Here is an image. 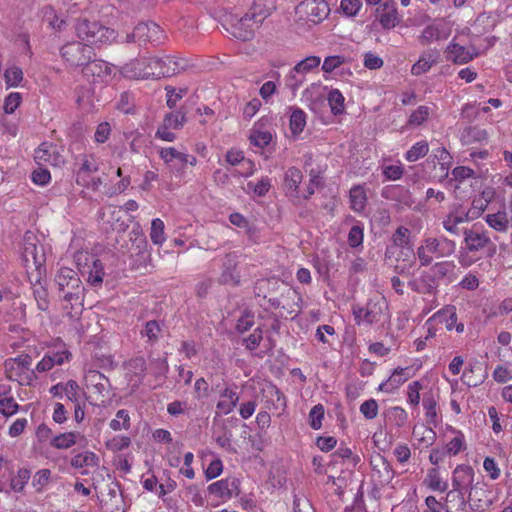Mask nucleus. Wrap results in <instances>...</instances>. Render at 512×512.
<instances>
[{"label": "nucleus", "instance_id": "f257e3e1", "mask_svg": "<svg viewBox=\"0 0 512 512\" xmlns=\"http://www.w3.org/2000/svg\"><path fill=\"white\" fill-rule=\"evenodd\" d=\"M75 30L78 38L90 44L107 43L116 37L113 29L105 27L99 22L89 21L86 18L77 20Z\"/></svg>", "mask_w": 512, "mask_h": 512}, {"label": "nucleus", "instance_id": "f03ea898", "mask_svg": "<svg viewBox=\"0 0 512 512\" xmlns=\"http://www.w3.org/2000/svg\"><path fill=\"white\" fill-rule=\"evenodd\" d=\"M31 364L32 358L28 354L7 359L4 364L7 378L17 381L20 385H31L37 379L35 370L31 369Z\"/></svg>", "mask_w": 512, "mask_h": 512}, {"label": "nucleus", "instance_id": "7ed1b4c3", "mask_svg": "<svg viewBox=\"0 0 512 512\" xmlns=\"http://www.w3.org/2000/svg\"><path fill=\"white\" fill-rule=\"evenodd\" d=\"M255 21L249 12L241 17L228 14L224 16L223 26L233 37L247 41L253 38L255 30L260 27V24Z\"/></svg>", "mask_w": 512, "mask_h": 512}, {"label": "nucleus", "instance_id": "20e7f679", "mask_svg": "<svg viewBox=\"0 0 512 512\" xmlns=\"http://www.w3.org/2000/svg\"><path fill=\"white\" fill-rule=\"evenodd\" d=\"M61 55L73 67H84L87 62L95 57L94 49L90 45L78 41L65 44L61 48Z\"/></svg>", "mask_w": 512, "mask_h": 512}, {"label": "nucleus", "instance_id": "39448f33", "mask_svg": "<svg viewBox=\"0 0 512 512\" xmlns=\"http://www.w3.org/2000/svg\"><path fill=\"white\" fill-rule=\"evenodd\" d=\"M34 236H25L22 257L27 269L34 268L37 276L44 269L45 253L42 245H37Z\"/></svg>", "mask_w": 512, "mask_h": 512}, {"label": "nucleus", "instance_id": "423d86ee", "mask_svg": "<svg viewBox=\"0 0 512 512\" xmlns=\"http://www.w3.org/2000/svg\"><path fill=\"white\" fill-rule=\"evenodd\" d=\"M466 249L469 252H477L488 245H491L489 256L496 252V246L493 244L486 232L481 231L476 225L463 231Z\"/></svg>", "mask_w": 512, "mask_h": 512}, {"label": "nucleus", "instance_id": "0eeeda50", "mask_svg": "<svg viewBox=\"0 0 512 512\" xmlns=\"http://www.w3.org/2000/svg\"><path fill=\"white\" fill-rule=\"evenodd\" d=\"M208 490L220 498L236 497L240 494V480L236 477L222 479L210 484Z\"/></svg>", "mask_w": 512, "mask_h": 512}, {"label": "nucleus", "instance_id": "6e6552de", "mask_svg": "<svg viewBox=\"0 0 512 512\" xmlns=\"http://www.w3.org/2000/svg\"><path fill=\"white\" fill-rule=\"evenodd\" d=\"M35 160L41 164L58 166L64 162L62 155L58 152L57 146L51 143H42L34 154Z\"/></svg>", "mask_w": 512, "mask_h": 512}, {"label": "nucleus", "instance_id": "1a4fd4ad", "mask_svg": "<svg viewBox=\"0 0 512 512\" xmlns=\"http://www.w3.org/2000/svg\"><path fill=\"white\" fill-rule=\"evenodd\" d=\"M446 59L452 61L455 64H466L471 61L474 57L478 56V52L475 47H472V51L465 48L464 46L451 42L446 50Z\"/></svg>", "mask_w": 512, "mask_h": 512}, {"label": "nucleus", "instance_id": "9d476101", "mask_svg": "<svg viewBox=\"0 0 512 512\" xmlns=\"http://www.w3.org/2000/svg\"><path fill=\"white\" fill-rule=\"evenodd\" d=\"M485 486L484 483L477 482L469 488L468 501L471 511H481L490 505L491 500L488 498Z\"/></svg>", "mask_w": 512, "mask_h": 512}, {"label": "nucleus", "instance_id": "9b49d317", "mask_svg": "<svg viewBox=\"0 0 512 512\" xmlns=\"http://www.w3.org/2000/svg\"><path fill=\"white\" fill-rule=\"evenodd\" d=\"M307 19L315 24L322 22L330 13V8L325 0H308L302 3Z\"/></svg>", "mask_w": 512, "mask_h": 512}, {"label": "nucleus", "instance_id": "f8f14e48", "mask_svg": "<svg viewBox=\"0 0 512 512\" xmlns=\"http://www.w3.org/2000/svg\"><path fill=\"white\" fill-rule=\"evenodd\" d=\"M237 256L234 253H229L225 256L223 261L222 273L219 277L220 284L237 285L240 281V274L237 271Z\"/></svg>", "mask_w": 512, "mask_h": 512}, {"label": "nucleus", "instance_id": "ddd939ff", "mask_svg": "<svg viewBox=\"0 0 512 512\" xmlns=\"http://www.w3.org/2000/svg\"><path fill=\"white\" fill-rule=\"evenodd\" d=\"M138 45L142 46L147 43H156L160 40L162 33L161 28L154 22L139 23L134 27Z\"/></svg>", "mask_w": 512, "mask_h": 512}, {"label": "nucleus", "instance_id": "4468645a", "mask_svg": "<svg viewBox=\"0 0 512 512\" xmlns=\"http://www.w3.org/2000/svg\"><path fill=\"white\" fill-rule=\"evenodd\" d=\"M427 252L435 254L437 257H446L454 253L456 244L454 241L443 237L442 239L427 238L424 240Z\"/></svg>", "mask_w": 512, "mask_h": 512}, {"label": "nucleus", "instance_id": "2eb2a0df", "mask_svg": "<svg viewBox=\"0 0 512 512\" xmlns=\"http://www.w3.org/2000/svg\"><path fill=\"white\" fill-rule=\"evenodd\" d=\"M353 314L355 316V321L359 325L361 323H366L371 325L380 320L381 317V307L375 303H367L366 307H353Z\"/></svg>", "mask_w": 512, "mask_h": 512}, {"label": "nucleus", "instance_id": "dca6fc26", "mask_svg": "<svg viewBox=\"0 0 512 512\" xmlns=\"http://www.w3.org/2000/svg\"><path fill=\"white\" fill-rule=\"evenodd\" d=\"M82 72L85 77L92 78V81H103L106 77L110 76L112 70L108 63L102 60L92 58L90 62L83 67Z\"/></svg>", "mask_w": 512, "mask_h": 512}, {"label": "nucleus", "instance_id": "f3484780", "mask_svg": "<svg viewBox=\"0 0 512 512\" xmlns=\"http://www.w3.org/2000/svg\"><path fill=\"white\" fill-rule=\"evenodd\" d=\"M474 482V470L467 465H458L452 478L453 489L465 491L469 489Z\"/></svg>", "mask_w": 512, "mask_h": 512}, {"label": "nucleus", "instance_id": "a211bd4d", "mask_svg": "<svg viewBox=\"0 0 512 512\" xmlns=\"http://www.w3.org/2000/svg\"><path fill=\"white\" fill-rule=\"evenodd\" d=\"M377 18L384 29L394 28L399 22L398 12L393 1H386L377 8Z\"/></svg>", "mask_w": 512, "mask_h": 512}, {"label": "nucleus", "instance_id": "6ab92c4d", "mask_svg": "<svg viewBox=\"0 0 512 512\" xmlns=\"http://www.w3.org/2000/svg\"><path fill=\"white\" fill-rule=\"evenodd\" d=\"M443 508L446 512H468L469 501L464 498V491L452 489L446 494Z\"/></svg>", "mask_w": 512, "mask_h": 512}, {"label": "nucleus", "instance_id": "aec40b11", "mask_svg": "<svg viewBox=\"0 0 512 512\" xmlns=\"http://www.w3.org/2000/svg\"><path fill=\"white\" fill-rule=\"evenodd\" d=\"M55 282L58 286V289L61 293L67 292V290H71V286L73 287L79 286L81 284V280L79 278L78 273L68 267H62L56 277Z\"/></svg>", "mask_w": 512, "mask_h": 512}, {"label": "nucleus", "instance_id": "412c9836", "mask_svg": "<svg viewBox=\"0 0 512 512\" xmlns=\"http://www.w3.org/2000/svg\"><path fill=\"white\" fill-rule=\"evenodd\" d=\"M276 9V0H254L249 13L260 25Z\"/></svg>", "mask_w": 512, "mask_h": 512}, {"label": "nucleus", "instance_id": "4be33fe9", "mask_svg": "<svg viewBox=\"0 0 512 512\" xmlns=\"http://www.w3.org/2000/svg\"><path fill=\"white\" fill-rule=\"evenodd\" d=\"M158 58L160 63L159 74L162 77H171L184 70L187 66L184 59H176L174 56L162 55L158 56Z\"/></svg>", "mask_w": 512, "mask_h": 512}, {"label": "nucleus", "instance_id": "5701e85b", "mask_svg": "<svg viewBox=\"0 0 512 512\" xmlns=\"http://www.w3.org/2000/svg\"><path fill=\"white\" fill-rule=\"evenodd\" d=\"M98 170L99 165L96 159L92 155L85 157L76 173V183L82 187L87 185V181L91 178L92 174Z\"/></svg>", "mask_w": 512, "mask_h": 512}, {"label": "nucleus", "instance_id": "b1692460", "mask_svg": "<svg viewBox=\"0 0 512 512\" xmlns=\"http://www.w3.org/2000/svg\"><path fill=\"white\" fill-rule=\"evenodd\" d=\"M371 465L374 471L379 474L380 482L388 484L394 477V471L390 463L380 454L371 459Z\"/></svg>", "mask_w": 512, "mask_h": 512}, {"label": "nucleus", "instance_id": "393cba45", "mask_svg": "<svg viewBox=\"0 0 512 512\" xmlns=\"http://www.w3.org/2000/svg\"><path fill=\"white\" fill-rule=\"evenodd\" d=\"M146 67V58H139L125 64L122 73L131 78L147 79L149 78V71H146Z\"/></svg>", "mask_w": 512, "mask_h": 512}, {"label": "nucleus", "instance_id": "a878e982", "mask_svg": "<svg viewBox=\"0 0 512 512\" xmlns=\"http://www.w3.org/2000/svg\"><path fill=\"white\" fill-rule=\"evenodd\" d=\"M220 397L226 398V400L219 401L217 403V409L225 415L231 413L239 402V395L236 392V388L231 389L226 386L224 389L220 390Z\"/></svg>", "mask_w": 512, "mask_h": 512}, {"label": "nucleus", "instance_id": "bb28decb", "mask_svg": "<svg viewBox=\"0 0 512 512\" xmlns=\"http://www.w3.org/2000/svg\"><path fill=\"white\" fill-rule=\"evenodd\" d=\"M410 377L411 375L409 374V368H397L385 383L380 384L379 389L382 391L391 392L394 389H397Z\"/></svg>", "mask_w": 512, "mask_h": 512}, {"label": "nucleus", "instance_id": "cd10ccee", "mask_svg": "<svg viewBox=\"0 0 512 512\" xmlns=\"http://www.w3.org/2000/svg\"><path fill=\"white\" fill-rule=\"evenodd\" d=\"M84 291L85 288L81 283L79 284V286L76 287H73L72 285L71 290H67V292L63 294V300L70 305L65 306V309H70L69 313H71L76 308H80L82 306L84 300Z\"/></svg>", "mask_w": 512, "mask_h": 512}, {"label": "nucleus", "instance_id": "c85d7f7f", "mask_svg": "<svg viewBox=\"0 0 512 512\" xmlns=\"http://www.w3.org/2000/svg\"><path fill=\"white\" fill-rule=\"evenodd\" d=\"M160 157L165 161V163L171 162L173 159L179 160L183 165L189 163L191 166H194L197 162L194 156H189L182 152L177 151L173 147L162 148L159 152Z\"/></svg>", "mask_w": 512, "mask_h": 512}, {"label": "nucleus", "instance_id": "c756f323", "mask_svg": "<svg viewBox=\"0 0 512 512\" xmlns=\"http://www.w3.org/2000/svg\"><path fill=\"white\" fill-rule=\"evenodd\" d=\"M488 134L486 130L474 126L464 129L461 134V141L465 145H471L473 143H481L487 141Z\"/></svg>", "mask_w": 512, "mask_h": 512}, {"label": "nucleus", "instance_id": "7c9ffc66", "mask_svg": "<svg viewBox=\"0 0 512 512\" xmlns=\"http://www.w3.org/2000/svg\"><path fill=\"white\" fill-rule=\"evenodd\" d=\"M290 110L289 127L291 133L293 135H299L306 126V113L298 107H291Z\"/></svg>", "mask_w": 512, "mask_h": 512}, {"label": "nucleus", "instance_id": "2f4dec72", "mask_svg": "<svg viewBox=\"0 0 512 512\" xmlns=\"http://www.w3.org/2000/svg\"><path fill=\"white\" fill-rule=\"evenodd\" d=\"M449 34L445 33L443 29L440 27V25L433 24L428 25L425 27V29L422 31V34L420 36V41L423 45L429 44L432 41H439L441 39L448 38Z\"/></svg>", "mask_w": 512, "mask_h": 512}, {"label": "nucleus", "instance_id": "473e14b6", "mask_svg": "<svg viewBox=\"0 0 512 512\" xmlns=\"http://www.w3.org/2000/svg\"><path fill=\"white\" fill-rule=\"evenodd\" d=\"M351 209L355 212H362L366 206V192L362 186H354L349 193Z\"/></svg>", "mask_w": 512, "mask_h": 512}, {"label": "nucleus", "instance_id": "72a5a7b5", "mask_svg": "<svg viewBox=\"0 0 512 512\" xmlns=\"http://www.w3.org/2000/svg\"><path fill=\"white\" fill-rule=\"evenodd\" d=\"M71 466L79 469L83 467H96L99 464V458L93 452L86 451L75 455L70 462Z\"/></svg>", "mask_w": 512, "mask_h": 512}, {"label": "nucleus", "instance_id": "f704fd0d", "mask_svg": "<svg viewBox=\"0 0 512 512\" xmlns=\"http://www.w3.org/2000/svg\"><path fill=\"white\" fill-rule=\"evenodd\" d=\"M344 96L338 89H331L327 96L331 112L333 115H341L344 113Z\"/></svg>", "mask_w": 512, "mask_h": 512}, {"label": "nucleus", "instance_id": "c9c22d12", "mask_svg": "<svg viewBox=\"0 0 512 512\" xmlns=\"http://www.w3.org/2000/svg\"><path fill=\"white\" fill-rule=\"evenodd\" d=\"M454 269L455 265L451 261H444L434 264L431 268L433 280H442L445 278L451 280Z\"/></svg>", "mask_w": 512, "mask_h": 512}, {"label": "nucleus", "instance_id": "e433bc0d", "mask_svg": "<svg viewBox=\"0 0 512 512\" xmlns=\"http://www.w3.org/2000/svg\"><path fill=\"white\" fill-rule=\"evenodd\" d=\"M186 122V111L183 108L179 110L168 113L165 115L163 120V126L170 129H180L183 127Z\"/></svg>", "mask_w": 512, "mask_h": 512}, {"label": "nucleus", "instance_id": "4c0bfd02", "mask_svg": "<svg viewBox=\"0 0 512 512\" xmlns=\"http://www.w3.org/2000/svg\"><path fill=\"white\" fill-rule=\"evenodd\" d=\"M77 435L75 432L61 433L52 438L50 445L56 449H68L76 444Z\"/></svg>", "mask_w": 512, "mask_h": 512}, {"label": "nucleus", "instance_id": "58836bf2", "mask_svg": "<svg viewBox=\"0 0 512 512\" xmlns=\"http://www.w3.org/2000/svg\"><path fill=\"white\" fill-rule=\"evenodd\" d=\"M41 276L35 275V283H34V296L37 301L38 307L40 310L45 311L48 309V293L44 286L40 282Z\"/></svg>", "mask_w": 512, "mask_h": 512}, {"label": "nucleus", "instance_id": "ea45409f", "mask_svg": "<svg viewBox=\"0 0 512 512\" xmlns=\"http://www.w3.org/2000/svg\"><path fill=\"white\" fill-rule=\"evenodd\" d=\"M302 173L295 167H290L285 173L284 185L285 188L292 191H297L299 184L302 181Z\"/></svg>", "mask_w": 512, "mask_h": 512}, {"label": "nucleus", "instance_id": "a19ab883", "mask_svg": "<svg viewBox=\"0 0 512 512\" xmlns=\"http://www.w3.org/2000/svg\"><path fill=\"white\" fill-rule=\"evenodd\" d=\"M31 477V472L29 469L21 468L18 470L17 474L11 478L10 487L15 492H22L25 485L28 483Z\"/></svg>", "mask_w": 512, "mask_h": 512}, {"label": "nucleus", "instance_id": "79ce46f5", "mask_svg": "<svg viewBox=\"0 0 512 512\" xmlns=\"http://www.w3.org/2000/svg\"><path fill=\"white\" fill-rule=\"evenodd\" d=\"M162 332L161 326L158 321L150 320L147 321L144 328L141 330V335L148 338V341L152 344L159 340Z\"/></svg>", "mask_w": 512, "mask_h": 512}, {"label": "nucleus", "instance_id": "37998d69", "mask_svg": "<svg viewBox=\"0 0 512 512\" xmlns=\"http://www.w3.org/2000/svg\"><path fill=\"white\" fill-rule=\"evenodd\" d=\"M486 222L497 231H505L508 227V219L505 212L488 214L486 216Z\"/></svg>", "mask_w": 512, "mask_h": 512}, {"label": "nucleus", "instance_id": "c03bdc74", "mask_svg": "<svg viewBox=\"0 0 512 512\" xmlns=\"http://www.w3.org/2000/svg\"><path fill=\"white\" fill-rule=\"evenodd\" d=\"M150 238L156 245H162L164 243L166 238L164 234V223L161 219L155 218L152 220Z\"/></svg>", "mask_w": 512, "mask_h": 512}, {"label": "nucleus", "instance_id": "a18cd8bd", "mask_svg": "<svg viewBox=\"0 0 512 512\" xmlns=\"http://www.w3.org/2000/svg\"><path fill=\"white\" fill-rule=\"evenodd\" d=\"M109 426L114 431H119L121 429H129L130 417L128 411L125 409L118 410L116 413V419L111 420Z\"/></svg>", "mask_w": 512, "mask_h": 512}, {"label": "nucleus", "instance_id": "49530a36", "mask_svg": "<svg viewBox=\"0 0 512 512\" xmlns=\"http://www.w3.org/2000/svg\"><path fill=\"white\" fill-rule=\"evenodd\" d=\"M429 151L428 143L420 141L414 144L406 153V159L409 162L417 161L419 158L424 157Z\"/></svg>", "mask_w": 512, "mask_h": 512}, {"label": "nucleus", "instance_id": "de8ad7c7", "mask_svg": "<svg viewBox=\"0 0 512 512\" xmlns=\"http://www.w3.org/2000/svg\"><path fill=\"white\" fill-rule=\"evenodd\" d=\"M320 62V57L308 56L294 66V71L302 74L308 73L312 69L317 68L320 65Z\"/></svg>", "mask_w": 512, "mask_h": 512}, {"label": "nucleus", "instance_id": "09e8293b", "mask_svg": "<svg viewBox=\"0 0 512 512\" xmlns=\"http://www.w3.org/2000/svg\"><path fill=\"white\" fill-rule=\"evenodd\" d=\"M436 63V57L432 54L428 57L422 56L420 59L412 66L411 73L413 75H421L427 72L432 65Z\"/></svg>", "mask_w": 512, "mask_h": 512}, {"label": "nucleus", "instance_id": "8fccbe9b", "mask_svg": "<svg viewBox=\"0 0 512 512\" xmlns=\"http://www.w3.org/2000/svg\"><path fill=\"white\" fill-rule=\"evenodd\" d=\"M426 481L432 490L444 492L448 488V484L440 479L437 469L432 468L429 470Z\"/></svg>", "mask_w": 512, "mask_h": 512}, {"label": "nucleus", "instance_id": "3c124183", "mask_svg": "<svg viewBox=\"0 0 512 512\" xmlns=\"http://www.w3.org/2000/svg\"><path fill=\"white\" fill-rule=\"evenodd\" d=\"M409 234L410 231L408 228L404 226L398 227L393 235L394 244L401 248H407L408 250H411Z\"/></svg>", "mask_w": 512, "mask_h": 512}, {"label": "nucleus", "instance_id": "603ef678", "mask_svg": "<svg viewBox=\"0 0 512 512\" xmlns=\"http://www.w3.org/2000/svg\"><path fill=\"white\" fill-rule=\"evenodd\" d=\"M423 407L426 410V418L427 421L431 424L436 425L437 422V412H436V400L433 396H425L423 398Z\"/></svg>", "mask_w": 512, "mask_h": 512}, {"label": "nucleus", "instance_id": "864d4df0", "mask_svg": "<svg viewBox=\"0 0 512 512\" xmlns=\"http://www.w3.org/2000/svg\"><path fill=\"white\" fill-rule=\"evenodd\" d=\"M104 266L100 260L93 262V267L89 273L88 281L91 285L97 286L103 282Z\"/></svg>", "mask_w": 512, "mask_h": 512}, {"label": "nucleus", "instance_id": "5fc2aeb1", "mask_svg": "<svg viewBox=\"0 0 512 512\" xmlns=\"http://www.w3.org/2000/svg\"><path fill=\"white\" fill-rule=\"evenodd\" d=\"M408 258H404L402 263H397L394 266V271L397 274L410 276L412 274V268L415 264V255L411 252L410 255H407ZM399 262V259H397Z\"/></svg>", "mask_w": 512, "mask_h": 512}, {"label": "nucleus", "instance_id": "6e6d98bb", "mask_svg": "<svg viewBox=\"0 0 512 512\" xmlns=\"http://www.w3.org/2000/svg\"><path fill=\"white\" fill-rule=\"evenodd\" d=\"M324 418V407L322 404L315 405L309 413L310 426L318 430L322 426V420Z\"/></svg>", "mask_w": 512, "mask_h": 512}, {"label": "nucleus", "instance_id": "4d7b16f0", "mask_svg": "<svg viewBox=\"0 0 512 512\" xmlns=\"http://www.w3.org/2000/svg\"><path fill=\"white\" fill-rule=\"evenodd\" d=\"M19 409V405L12 396L0 398V413L11 416Z\"/></svg>", "mask_w": 512, "mask_h": 512}, {"label": "nucleus", "instance_id": "13d9d810", "mask_svg": "<svg viewBox=\"0 0 512 512\" xmlns=\"http://www.w3.org/2000/svg\"><path fill=\"white\" fill-rule=\"evenodd\" d=\"M263 339V331L260 327H257L254 329L252 334H250L248 337L243 339V343L245 344V347L253 351L257 349Z\"/></svg>", "mask_w": 512, "mask_h": 512}, {"label": "nucleus", "instance_id": "bf43d9fd", "mask_svg": "<svg viewBox=\"0 0 512 512\" xmlns=\"http://www.w3.org/2000/svg\"><path fill=\"white\" fill-rule=\"evenodd\" d=\"M4 77L9 87H15L22 81L23 72L19 67H12L5 71Z\"/></svg>", "mask_w": 512, "mask_h": 512}, {"label": "nucleus", "instance_id": "052dcab7", "mask_svg": "<svg viewBox=\"0 0 512 512\" xmlns=\"http://www.w3.org/2000/svg\"><path fill=\"white\" fill-rule=\"evenodd\" d=\"M360 412L366 419H374L378 414V404L375 399L364 401L360 406Z\"/></svg>", "mask_w": 512, "mask_h": 512}, {"label": "nucleus", "instance_id": "680f3d73", "mask_svg": "<svg viewBox=\"0 0 512 512\" xmlns=\"http://www.w3.org/2000/svg\"><path fill=\"white\" fill-rule=\"evenodd\" d=\"M166 94H167V106L170 109H173L176 107L177 102L183 98V96L186 94L187 89H180L178 92L175 88L171 86H167L165 88Z\"/></svg>", "mask_w": 512, "mask_h": 512}, {"label": "nucleus", "instance_id": "e2e57ef3", "mask_svg": "<svg viewBox=\"0 0 512 512\" xmlns=\"http://www.w3.org/2000/svg\"><path fill=\"white\" fill-rule=\"evenodd\" d=\"M272 140V135L267 131H255L250 136V141L252 144L258 147H265L269 145Z\"/></svg>", "mask_w": 512, "mask_h": 512}, {"label": "nucleus", "instance_id": "0e129e2a", "mask_svg": "<svg viewBox=\"0 0 512 512\" xmlns=\"http://www.w3.org/2000/svg\"><path fill=\"white\" fill-rule=\"evenodd\" d=\"M344 62H345V59L343 56H339V55L328 56L324 59V62L322 65V70L326 73H331L336 68L341 66Z\"/></svg>", "mask_w": 512, "mask_h": 512}, {"label": "nucleus", "instance_id": "69168bd1", "mask_svg": "<svg viewBox=\"0 0 512 512\" xmlns=\"http://www.w3.org/2000/svg\"><path fill=\"white\" fill-rule=\"evenodd\" d=\"M254 326L253 315L250 312H245L238 320L236 324V330L239 333H245Z\"/></svg>", "mask_w": 512, "mask_h": 512}, {"label": "nucleus", "instance_id": "338daca9", "mask_svg": "<svg viewBox=\"0 0 512 512\" xmlns=\"http://www.w3.org/2000/svg\"><path fill=\"white\" fill-rule=\"evenodd\" d=\"M21 103V95L19 93H10L4 101V111L7 114H12Z\"/></svg>", "mask_w": 512, "mask_h": 512}, {"label": "nucleus", "instance_id": "774afa93", "mask_svg": "<svg viewBox=\"0 0 512 512\" xmlns=\"http://www.w3.org/2000/svg\"><path fill=\"white\" fill-rule=\"evenodd\" d=\"M50 476L51 471L49 469L39 470L33 477V486L37 487L38 491H41L42 488L48 484Z\"/></svg>", "mask_w": 512, "mask_h": 512}]
</instances>
